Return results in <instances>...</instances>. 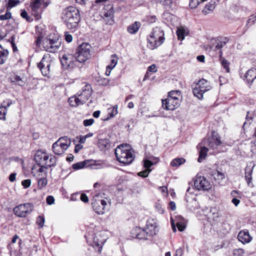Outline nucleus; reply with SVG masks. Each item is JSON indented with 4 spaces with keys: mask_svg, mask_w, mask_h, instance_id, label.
Masks as SVG:
<instances>
[{
    "mask_svg": "<svg viewBox=\"0 0 256 256\" xmlns=\"http://www.w3.org/2000/svg\"><path fill=\"white\" fill-rule=\"evenodd\" d=\"M46 202L48 204L51 205L54 202V198L52 196H48L46 198Z\"/></svg>",
    "mask_w": 256,
    "mask_h": 256,
    "instance_id": "obj_61",
    "label": "nucleus"
},
{
    "mask_svg": "<svg viewBox=\"0 0 256 256\" xmlns=\"http://www.w3.org/2000/svg\"><path fill=\"white\" fill-rule=\"evenodd\" d=\"M80 200L84 203H87L88 202L89 199L88 196L86 194L82 193L81 194H80Z\"/></svg>",
    "mask_w": 256,
    "mask_h": 256,
    "instance_id": "obj_58",
    "label": "nucleus"
},
{
    "mask_svg": "<svg viewBox=\"0 0 256 256\" xmlns=\"http://www.w3.org/2000/svg\"><path fill=\"white\" fill-rule=\"evenodd\" d=\"M50 3L48 0H33V15L36 20L41 18L42 13Z\"/></svg>",
    "mask_w": 256,
    "mask_h": 256,
    "instance_id": "obj_7",
    "label": "nucleus"
},
{
    "mask_svg": "<svg viewBox=\"0 0 256 256\" xmlns=\"http://www.w3.org/2000/svg\"><path fill=\"white\" fill-rule=\"evenodd\" d=\"M50 61L46 60L44 56H43L40 62L37 64V66L40 70L42 74L47 77H50Z\"/></svg>",
    "mask_w": 256,
    "mask_h": 256,
    "instance_id": "obj_15",
    "label": "nucleus"
},
{
    "mask_svg": "<svg viewBox=\"0 0 256 256\" xmlns=\"http://www.w3.org/2000/svg\"><path fill=\"white\" fill-rule=\"evenodd\" d=\"M255 165L254 164L252 166H247L245 168V180L246 181L248 185L252 188L254 187V184L252 183V174L253 168Z\"/></svg>",
    "mask_w": 256,
    "mask_h": 256,
    "instance_id": "obj_23",
    "label": "nucleus"
},
{
    "mask_svg": "<svg viewBox=\"0 0 256 256\" xmlns=\"http://www.w3.org/2000/svg\"><path fill=\"white\" fill-rule=\"evenodd\" d=\"M94 122V120L93 118L86 119L84 120L83 124L85 126H92Z\"/></svg>",
    "mask_w": 256,
    "mask_h": 256,
    "instance_id": "obj_57",
    "label": "nucleus"
},
{
    "mask_svg": "<svg viewBox=\"0 0 256 256\" xmlns=\"http://www.w3.org/2000/svg\"><path fill=\"white\" fill-rule=\"evenodd\" d=\"M104 194H95L92 200V205L94 210L98 214H103L104 212L106 202L104 199Z\"/></svg>",
    "mask_w": 256,
    "mask_h": 256,
    "instance_id": "obj_5",
    "label": "nucleus"
},
{
    "mask_svg": "<svg viewBox=\"0 0 256 256\" xmlns=\"http://www.w3.org/2000/svg\"><path fill=\"white\" fill-rule=\"evenodd\" d=\"M195 88H198L205 92L210 90V86L208 84V82L204 78L200 80L196 83Z\"/></svg>",
    "mask_w": 256,
    "mask_h": 256,
    "instance_id": "obj_30",
    "label": "nucleus"
},
{
    "mask_svg": "<svg viewBox=\"0 0 256 256\" xmlns=\"http://www.w3.org/2000/svg\"><path fill=\"white\" fill-rule=\"evenodd\" d=\"M65 40L68 42H70L72 40V36L68 32H64Z\"/></svg>",
    "mask_w": 256,
    "mask_h": 256,
    "instance_id": "obj_59",
    "label": "nucleus"
},
{
    "mask_svg": "<svg viewBox=\"0 0 256 256\" xmlns=\"http://www.w3.org/2000/svg\"><path fill=\"white\" fill-rule=\"evenodd\" d=\"M238 238L242 244L248 243L252 240L248 230L240 231L238 234Z\"/></svg>",
    "mask_w": 256,
    "mask_h": 256,
    "instance_id": "obj_24",
    "label": "nucleus"
},
{
    "mask_svg": "<svg viewBox=\"0 0 256 256\" xmlns=\"http://www.w3.org/2000/svg\"><path fill=\"white\" fill-rule=\"evenodd\" d=\"M61 44L62 40L58 34H54L52 37L50 36L44 42V48L50 52H55L57 51L61 46Z\"/></svg>",
    "mask_w": 256,
    "mask_h": 256,
    "instance_id": "obj_6",
    "label": "nucleus"
},
{
    "mask_svg": "<svg viewBox=\"0 0 256 256\" xmlns=\"http://www.w3.org/2000/svg\"><path fill=\"white\" fill-rule=\"evenodd\" d=\"M186 162V160L183 158H178L174 159L171 163V166L173 167H178L184 164Z\"/></svg>",
    "mask_w": 256,
    "mask_h": 256,
    "instance_id": "obj_36",
    "label": "nucleus"
},
{
    "mask_svg": "<svg viewBox=\"0 0 256 256\" xmlns=\"http://www.w3.org/2000/svg\"><path fill=\"white\" fill-rule=\"evenodd\" d=\"M56 142H58V145L62 148V151H64L70 146L71 142L67 136L62 137Z\"/></svg>",
    "mask_w": 256,
    "mask_h": 256,
    "instance_id": "obj_28",
    "label": "nucleus"
},
{
    "mask_svg": "<svg viewBox=\"0 0 256 256\" xmlns=\"http://www.w3.org/2000/svg\"><path fill=\"white\" fill-rule=\"evenodd\" d=\"M31 184L30 180H26L22 182V185L24 188H28Z\"/></svg>",
    "mask_w": 256,
    "mask_h": 256,
    "instance_id": "obj_64",
    "label": "nucleus"
},
{
    "mask_svg": "<svg viewBox=\"0 0 256 256\" xmlns=\"http://www.w3.org/2000/svg\"><path fill=\"white\" fill-rule=\"evenodd\" d=\"M99 237H100V235H96L95 234L93 238V242L92 244V246L95 250L96 251H97L98 252L100 253L102 246L105 242L104 240L99 239Z\"/></svg>",
    "mask_w": 256,
    "mask_h": 256,
    "instance_id": "obj_21",
    "label": "nucleus"
},
{
    "mask_svg": "<svg viewBox=\"0 0 256 256\" xmlns=\"http://www.w3.org/2000/svg\"><path fill=\"white\" fill-rule=\"evenodd\" d=\"M114 154L117 160L124 166L130 164L134 159V156L126 144L118 146L115 150Z\"/></svg>",
    "mask_w": 256,
    "mask_h": 256,
    "instance_id": "obj_2",
    "label": "nucleus"
},
{
    "mask_svg": "<svg viewBox=\"0 0 256 256\" xmlns=\"http://www.w3.org/2000/svg\"><path fill=\"white\" fill-rule=\"evenodd\" d=\"M92 90L90 84H86L82 90L81 92L77 93L78 97H82L83 101L86 102L92 96Z\"/></svg>",
    "mask_w": 256,
    "mask_h": 256,
    "instance_id": "obj_19",
    "label": "nucleus"
},
{
    "mask_svg": "<svg viewBox=\"0 0 256 256\" xmlns=\"http://www.w3.org/2000/svg\"><path fill=\"white\" fill-rule=\"evenodd\" d=\"M5 102L0 106V120H5L6 115L7 112V108L12 104V102H8L6 104H4Z\"/></svg>",
    "mask_w": 256,
    "mask_h": 256,
    "instance_id": "obj_32",
    "label": "nucleus"
},
{
    "mask_svg": "<svg viewBox=\"0 0 256 256\" xmlns=\"http://www.w3.org/2000/svg\"><path fill=\"white\" fill-rule=\"evenodd\" d=\"M176 34L178 40H182L184 38L185 30L184 28H178Z\"/></svg>",
    "mask_w": 256,
    "mask_h": 256,
    "instance_id": "obj_45",
    "label": "nucleus"
},
{
    "mask_svg": "<svg viewBox=\"0 0 256 256\" xmlns=\"http://www.w3.org/2000/svg\"><path fill=\"white\" fill-rule=\"evenodd\" d=\"M98 146L100 150L106 151L110 148L112 143L108 138H102L98 140Z\"/></svg>",
    "mask_w": 256,
    "mask_h": 256,
    "instance_id": "obj_27",
    "label": "nucleus"
},
{
    "mask_svg": "<svg viewBox=\"0 0 256 256\" xmlns=\"http://www.w3.org/2000/svg\"><path fill=\"white\" fill-rule=\"evenodd\" d=\"M8 53V50H0V64H4L6 60Z\"/></svg>",
    "mask_w": 256,
    "mask_h": 256,
    "instance_id": "obj_39",
    "label": "nucleus"
},
{
    "mask_svg": "<svg viewBox=\"0 0 256 256\" xmlns=\"http://www.w3.org/2000/svg\"><path fill=\"white\" fill-rule=\"evenodd\" d=\"M194 186L198 190L208 191L212 188L210 182L204 176H196L194 180Z\"/></svg>",
    "mask_w": 256,
    "mask_h": 256,
    "instance_id": "obj_10",
    "label": "nucleus"
},
{
    "mask_svg": "<svg viewBox=\"0 0 256 256\" xmlns=\"http://www.w3.org/2000/svg\"><path fill=\"white\" fill-rule=\"evenodd\" d=\"M74 56L70 54H64L60 58L62 67L64 68H72L75 66L76 61L74 60Z\"/></svg>",
    "mask_w": 256,
    "mask_h": 256,
    "instance_id": "obj_13",
    "label": "nucleus"
},
{
    "mask_svg": "<svg viewBox=\"0 0 256 256\" xmlns=\"http://www.w3.org/2000/svg\"><path fill=\"white\" fill-rule=\"evenodd\" d=\"M58 142H55L52 144V150L53 152L57 155H60L64 153V152L62 151V148H60L58 145Z\"/></svg>",
    "mask_w": 256,
    "mask_h": 256,
    "instance_id": "obj_42",
    "label": "nucleus"
},
{
    "mask_svg": "<svg viewBox=\"0 0 256 256\" xmlns=\"http://www.w3.org/2000/svg\"><path fill=\"white\" fill-rule=\"evenodd\" d=\"M200 2L198 0H190L189 6L191 8H196L199 4Z\"/></svg>",
    "mask_w": 256,
    "mask_h": 256,
    "instance_id": "obj_55",
    "label": "nucleus"
},
{
    "mask_svg": "<svg viewBox=\"0 0 256 256\" xmlns=\"http://www.w3.org/2000/svg\"><path fill=\"white\" fill-rule=\"evenodd\" d=\"M225 40H221L218 38H212L211 40L212 46H214L212 50L214 52L218 51V55L220 59L222 58V48L228 42V39L227 38H224Z\"/></svg>",
    "mask_w": 256,
    "mask_h": 256,
    "instance_id": "obj_12",
    "label": "nucleus"
},
{
    "mask_svg": "<svg viewBox=\"0 0 256 256\" xmlns=\"http://www.w3.org/2000/svg\"><path fill=\"white\" fill-rule=\"evenodd\" d=\"M36 32L38 35L35 42L38 47H40L42 39L44 36V31L42 26H36L35 27Z\"/></svg>",
    "mask_w": 256,
    "mask_h": 256,
    "instance_id": "obj_26",
    "label": "nucleus"
},
{
    "mask_svg": "<svg viewBox=\"0 0 256 256\" xmlns=\"http://www.w3.org/2000/svg\"><path fill=\"white\" fill-rule=\"evenodd\" d=\"M85 168H89L91 169H99L102 167V164L99 162V160H84Z\"/></svg>",
    "mask_w": 256,
    "mask_h": 256,
    "instance_id": "obj_29",
    "label": "nucleus"
},
{
    "mask_svg": "<svg viewBox=\"0 0 256 256\" xmlns=\"http://www.w3.org/2000/svg\"><path fill=\"white\" fill-rule=\"evenodd\" d=\"M47 176L37 178L38 179V186L39 189H42L48 184L46 179Z\"/></svg>",
    "mask_w": 256,
    "mask_h": 256,
    "instance_id": "obj_37",
    "label": "nucleus"
},
{
    "mask_svg": "<svg viewBox=\"0 0 256 256\" xmlns=\"http://www.w3.org/2000/svg\"><path fill=\"white\" fill-rule=\"evenodd\" d=\"M83 98L82 97H80V98H79V97H76V96H74V101L75 102L74 106H78L80 104H84L86 102L83 101Z\"/></svg>",
    "mask_w": 256,
    "mask_h": 256,
    "instance_id": "obj_51",
    "label": "nucleus"
},
{
    "mask_svg": "<svg viewBox=\"0 0 256 256\" xmlns=\"http://www.w3.org/2000/svg\"><path fill=\"white\" fill-rule=\"evenodd\" d=\"M256 20V16L252 14L250 16V18L248 20L246 25H252L254 24Z\"/></svg>",
    "mask_w": 256,
    "mask_h": 256,
    "instance_id": "obj_56",
    "label": "nucleus"
},
{
    "mask_svg": "<svg viewBox=\"0 0 256 256\" xmlns=\"http://www.w3.org/2000/svg\"><path fill=\"white\" fill-rule=\"evenodd\" d=\"M176 100H174L168 97L164 100H162V107L166 110H174L178 108L180 103L176 102Z\"/></svg>",
    "mask_w": 256,
    "mask_h": 256,
    "instance_id": "obj_17",
    "label": "nucleus"
},
{
    "mask_svg": "<svg viewBox=\"0 0 256 256\" xmlns=\"http://www.w3.org/2000/svg\"><path fill=\"white\" fill-rule=\"evenodd\" d=\"M20 2L19 0H8V8L10 9L13 7L16 6Z\"/></svg>",
    "mask_w": 256,
    "mask_h": 256,
    "instance_id": "obj_50",
    "label": "nucleus"
},
{
    "mask_svg": "<svg viewBox=\"0 0 256 256\" xmlns=\"http://www.w3.org/2000/svg\"><path fill=\"white\" fill-rule=\"evenodd\" d=\"M130 236L134 238L146 240L148 237H150V234L145 229L136 226L130 232Z\"/></svg>",
    "mask_w": 256,
    "mask_h": 256,
    "instance_id": "obj_11",
    "label": "nucleus"
},
{
    "mask_svg": "<svg viewBox=\"0 0 256 256\" xmlns=\"http://www.w3.org/2000/svg\"><path fill=\"white\" fill-rule=\"evenodd\" d=\"M216 3V0H211L208 4H207L204 8L202 10V12L204 15H206L210 12H212L214 10Z\"/></svg>",
    "mask_w": 256,
    "mask_h": 256,
    "instance_id": "obj_31",
    "label": "nucleus"
},
{
    "mask_svg": "<svg viewBox=\"0 0 256 256\" xmlns=\"http://www.w3.org/2000/svg\"><path fill=\"white\" fill-rule=\"evenodd\" d=\"M62 19L68 28L72 32L76 30L80 20L79 10L74 6H69L64 10Z\"/></svg>",
    "mask_w": 256,
    "mask_h": 256,
    "instance_id": "obj_1",
    "label": "nucleus"
},
{
    "mask_svg": "<svg viewBox=\"0 0 256 256\" xmlns=\"http://www.w3.org/2000/svg\"><path fill=\"white\" fill-rule=\"evenodd\" d=\"M56 158L54 156H50V158H48V162L46 161V166L48 168L54 167L56 164Z\"/></svg>",
    "mask_w": 256,
    "mask_h": 256,
    "instance_id": "obj_40",
    "label": "nucleus"
},
{
    "mask_svg": "<svg viewBox=\"0 0 256 256\" xmlns=\"http://www.w3.org/2000/svg\"><path fill=\"white\" fill-rule=\"evenodd\" d=\"M90 44L87 43H82L76 49V52L74 54L76 62L80 63H84L90 58Z\"/></svg>",
    "mask_w": 256,
    "mask_h": 256,
    "instance_id": "obj_4",
    "label": "nucleus"
},
{
    "mask_svg": "<svg viewBox=\"0 0 256 256\" xmlns=\"http://www.w3.org/2000/svg\"><path fill=\"white\" fill-rule=\"evenodd\" d=\"M152 171L151 169L144 170L142 172H139L138 175L142 178H145L148 176L149 173Z\"/></svg>",
    "mask_w": 256,
    "mask_h": 256,
    "instance_id": "obj_53",
    "label": "nucleus"
},
{
    "mask_svg": "<svg viewBox=\"0 0 256 256\" xmlns=\"http://www.w3.org/2000/svg\"><path fill=\"white\" fill-rule=\"evenodd\" d=\"M49 156L46 150H36L34 154L33 160L37 165L46 164V161L48 160Z\"/></svg>",
    "mask_w": 256,
    "mask_h": 256,
    "instance_id": "obj_14",
    "label": "nucleus"
},
{
    "mask_svg": "<svg viewBox=\"0 0 256 256\" xmlns=\"http://www.w3.org/2000/svg\"><path fill=\"white\" fill-rule=\"evenodd\" d=\"M154 163L152 162L151 160H144V167L148 169V170H149L150 168L152 166L154 165Z\"/></svg>",
    "mask_w": 256,
    "mask_h": 256,
    "instance_id": "obj_54",
    "label": "nucleus"
},
{
    "mask_svg": "<svg viewBox=\"0 0 256 256\" xmlns=\"http://www.w3.org/2000/svg\"><path fill=\"white\" fill-rule=\"evenodd\" d=\"M192 92L194 96L198 98L199 100H202L203 98V94L205 92H203L202 90L194 88H193Z\"/></svg>",
    "mask_w": 256,
    "mask_h": 256,
    "instance_id": "obj_43",
    "label": "nucleus"
},
{
    "mask_svg": "<svg viewBox=\"0 0 256 256\" xmlns=\"http://www.w3.org/2000/svg\"><path fill=\"white\" fill-rule=\"evenodd\" d=\"M168 97L176 100V102H181V92L179 90H172L168 93Z\"/></svg>",
    "mask_w": 256,
    "mask_h": 256,
    "instance_id": "obj_33",
    "label": "nucleus"
},
{
    "mask_svg": "<svg viewBox=\"0 0 256 256\" xmlns=\"http://www.w3.org/2000/svg\"><path fill=\"white\" fill-rule=\"evenodd\" d=\"M177 0H160L164 9L168 11H172L176 8Z\"/></svg>",
    "mask_w": 256,
    "mask_h": 256,
    "instance_id": "obj_22",
    "label": "nucleus"
},
{
    "mask_svg": "<svg viewBox=\"0 0 256 256\" xmlns=\"http://www.w3.org/2000/svg\"><path fill=\"white\" fill-rule=\"evenodd\" d=\"M12 18V14L9 9L7 8L6 13L0 16V20H5Z\"/></svg>",
    "mask_w": 256,
    "mask_h": 256,
    "instance_id": "obj_47",
    "label": "nucleus"
},
{
    "mask_svg": "<svg viewBox=\"0 0 256 256\" xmlns=\"http://www.w3.org/2000/svg\"><path fill=\"white\" fill-rule=\"evenodd\" d=\"M164 40V32L156 28L154 30L148 38V46L150 49L154 50L163 44Z\"/></svg>",
    "mask_w": 256,
    "mask_h": 256,
    "instance_id": "obj_3",
    "label": "nucleus"
},
{
    "mask_svg": "<svg viewBox=\"0 0 256 256\" xmlns=\"http://www.w3.org/2000/svg\"><path fill=\"white\" fill-rule=\"evenodd\" d=\"M208 150V148L205 146H203L201 148L199 152V156L198 161L199 162H202V160L204 159L207 156V152Z\"/></svg>",
    "mask_w": 256,
    "mask_h": 256,
    "instance_id": "obj_35",
    "label": "nucleus"
},
{
    "mask_svg": "<svg viewBox=\"0 0 256 256\" xmlns=\"http://www.w3.org/2000/svg\"><path fill=\"white\" fill-rule=\"evenodd\" d=\"M141 26L140 22H135L127 28V31L130 34H136L139 30Z\"/></svg>",
    "mask_w": 256,
    "mask_h": 256,
    "instance_id": "obj_34",
    "label": "nucleus"
},
{
    "mask_svg": "<svg viewBox=\"0 0 256 256\" xmlns=\"http://www.w3.org/2000/svg\"><path fill=\"white\" fill-rule=\"evenodd\" d=\"M86 162L84 161L80 162L72 165V168L73 170H76L85 168L84 164Z\"/></svg>",
    "mask_w": 256,
    "mask_h": 256,
    "instance_id": "obj_44",
    "label": "nucleus"
},
{
    "mask_svg": "<svg viewBox=\"0 0 256 256\" xmlns=\"http://www.w3.org/2000/svg\"><path fill=\"white\" fill-rule=\"evenodd\" d=\"M39 168L36 169V167L33 166V170H35V174H33V176H36L37 178L47 176L48 175V168L46 164L38 165Z\"/></svg>",
    "mask_w": 256,
    "mask_h": 256,
    "instance_id": "obj_25",
    "label": "nucleus"
},
{
    "mask_svg": "<svg viewBox=\"0 0 256 256\" xmlns=\"http://www.w3.org/2000/svg\"><path fill=\"white\" fill-rule=\"evenodd\" d=\"M97 82L100 86H106L108 84L109 80L106 78H98Z\"/></svg>",
    "mask_w": 256,
    "mask_h": 256,
    "instance_id": "obj_49",
    "label": "nucleus"
},
{
    "mask_svg": "<svg viewBox=\"0 0 256 256\" xmlns=\"http://www.w3.org/2000/svg\"><path fill=\"white\" fill-rule=\"evenodd\" d=\"M148 72H157V68L155 64H152L149 66L148 68Z\"/></svg>",
    "mask_w": 256,
    "mask_h": 256,
    "instance_id": "obj_63",
    "label": "nucleus"
},
{
    "mask_svg": "<svg viewBox=\"0 0 256 256\" xmlns=\"http://www.w3.org/2000/svg\"><path fill=\"white\" fill-rule=\"evenodd\" d=\"M244 77V80L248 85L249 88H250L254 80L256 79V68H252L249 69L245 74Z\"/></svg>",
    "mask_w": 256,
    "mask_h": 256,
    "instance_id": "obj_20",
    "label": "nucleus"
},
{
    "mask_svg": "<svg viewBox=\"0 0 256 256\" xmlns=\"http://www.w3.org/2000/svg\"><path fill=\"white\" fill-rule=\"evenodd\" d=\"M221 62V64L227 72H230L229 66L230 63L228 62V61L226 60L224 58H222L221 59H220Z\"/></svg>",
    "mask_w": 256,
    "mask_h": 256,
    "instance_id": "obj_46",
    "label": "nucleus"
},
{
    "mask_svg": "<svg viewBox=\"0 0 256 256\" xmlns=\"http://www.w3.org/2000/svg\"><path fill=\"white\" fill-rule=\"evenodd\" d=\"M118 107L117 105L114 106L112 108H109L108 116L105 119V120H107L110 118L114 117L118 114Z\"/></svg>",
    "mask_w": 256,
    "mask_h": 256,
    "instance_id": "obj_38",
    "label": "nucleus"
},
{
    "mask_svg": "<svg viewBox=\"0 0 256 256\" xmlns=\"http://www.w3.org/2000/svg\"><path fill=\"white\" fill-rule=\"evenodd\" d=\"M246 120V122H244L242 126L243 128H244L246 126H249L251 124L252 122V114H250V112L249 111L247 112Z\"/></svg>",
    "mask_w": 256,
    "mask_h": 256,
    "instance_id": "obj_41",
    "label": "nucleus"
},
{
    "mask_svg": "<svg viewBox=\"0 0 256 256\" xmlns=\"http://www.w3.org/2000/svg\"><path fill=\"white\" fill-rule=\"evenodd\" d=\"M146 228V230L150 234V236L156 234L158 232L156 220L154 218H150L147 220Z\"/></svg>",
    "mask_w": 256,
    "mask_h": 256,
    "instance_id": "obj_18",
    "label": "nucleus"
},
{
    "mask_svg": "<svg viewBox=\"0 0 256 256\" xmlns=\"http://www.w3.org/2000/svg\"><path fill=\"white\" fill-rule=\"evenodd\" d=\"M176 226L179 231L182 232L186 228V224L184 222H178L176 224Z\"/></svg>",
    "mask_w": 256,
    "mask_h": 256,
    "instance_id": "obj_60",
    "label": "nucleus"
},
{
    "mask_svg": "<svg viewBox=\"0 0 256 256\" xmlns=\"http://www.w3.org/2000/svg\"><path fill=\"white\" fill-rule=\"evenodd\" d=\"M114 10L112 6H106L104 8V19L107 24L112 25L114 24Z\"/></svg>",
    "mask_w": 256,
    "mask_h": 256,
    "instance_id": "obj_16",
    "label": "nucleus"
},
{
    "mask_svg": "<svg viewBox=\"0 0 256 256\" xmlns=\"http://www.w3.org/2000/svg\"><path fill=\"white\" fill-rule=\"evenodd\" d=\"M214 134L215 132H212L211 137L203 139L202 142L204 144L207 145L212 150L217 148L222 144L220 136L218 134Z\"/></svg>",
    "mask_w": 256,
    "mask_h": 256,
    "instance_id": "obj_9",
    "label": "nucleus"
},
{
    "mask_svg": "<svg viewBox=\"0 0 256 256\" xmlns=\"http://www.w3.org/2000/svg\"><path fill=\"white\" fill-rule=\"evenodd\" d=\"M44 222L45 219L44 216H39L36 218V224L39 226V228H42L44 226Z\"/></svg>",
    "mask_w": 256,
    "mask_h": 256,
    "instance_id": "obj_48",
    "label": "nucleus"
},
{
    "mask_svg": "<svg viewBox=\"0 0 256 256\" xmlns=\"http://www.w3.org/2000/svg\"><path fill=\"white\" fill-rule=\"evenodd\" d=\"M32 211V205L30 203H26L16 206L13 212L18 217L25 218L30 214Z\"/></svg>",
    "mask_w": 256,
    "mask_h": 256,
    "instance_id": "obj_8",
    "label": "nucleus"
},
{
    "mask_svg": "<svg viewBox=\"0 0 256 256\" xmlns=\"http://www.w3.org/2000/svg\"><path fill=\"white\" fill-rule=\"evenodd\" d=\"M21 16L22 18L26 19L28 22H30V18L28 16L27 12L23 10L21 12Z\"/></svg>",
    "mask_w": 256,
    "mask_h": 256,
    "instance_id": "obj_62",
    "label": "nucleus"
},
{
    "mask_svg": "<svg viewBox=\"0 0 256 256\" xmlns=\"http://www.w3.org/2000/svg\"><path fill=\"white\" fill-rule=\"evenodd\" d=\"M244 251L242 248L235 249L233 251L234 256H243Z\"/></svg>",
    "mask_w": 256,
    "mask_h": 256,
    "instance_id": "obj_52",
    "label": "nucleus"
}]
</instances>
